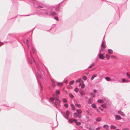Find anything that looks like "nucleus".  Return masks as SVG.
I'll list each match as a JSON object with an SVG mask.
<instances>
[{"label":"nucleus","instance_id":"nucleus-5","mask_svg":"<svg viewBox=\"0 0 130 130\" xmlns=\"http://www.w3.org/2000/svg\"><path fill=\"white\" fill-rule=\"evenodd\" d=\"M99 55V58L100 59L103 60L104 59V57L102 54H100V53Z\"/></svg>","mask_w":130,"mask_h":130},{"label":"nucleus","instance_id":"nucleus-24","mask_svg":"<svg viewBox=\"0 0 130 130\" xmlns=\"http://www.w3.org/2000/svg\"><path fill=\"white\" fill-rule=\"evenodd\" d=\"M75 105L76 107H80L81 106V105L79 104L75 103Z\"/></svg>","mask_w":130,"mask_h":130},{"label":"nucleus","instance_id":"nucleus-63","mask_svg":"<svg viewBox=\"0 0 130 130\" xmlns=\"http://www.w3.org/2000/svg\"><path fill=\"white\" fill-rule=\"evenodd\" d=\"M67 80H66V81H65V83H67Z\"/></svg>","mask_w":130,"mask_h":130},{"label":"nucleus","instance_id":"nucleus-27","mask_svg":"<svg viewBox=\"0 0 130 130\" xmlns=\"http://www.w3.org/2000/svg\"><path fill=\"white\" fill-rule=\"evenodd\" d=\"M68 121L70 123H72L73 122V119H69Z\"/></svg>","mask_w":130,"mask_h":130},{"label":"nucleus","instance_id":"nucleus-13","mask_svg":"<svg viewBox=\"0 0 130 130\" xmlns=\"http://www.w3.org/2000/svg\"><path fill=\"white\" fill-rule=\"evenodd\" d=\"M105 78L106 80L107 81H109L111 80V78L109 77H106Z\"/></svg>","mask_w":130,"mask_h":130},{"label":"nucleus","instance_id":"nucleus-19","mask_svg":"<svg viewBox=\"0 0 130 130\" xmlns=\"http://www.w3.org/2000/svg\"><path fill=\"white\" fill-rule=\"evenodd\" d=\"M95 63H94L93 62L92 64L90 66H89L88 67V68H91L93 66H94V65Z\"/></svg>","mask_w":130,"mask_h":130},{"label":"nucleus","instance_id":"nucleus-16","mask_svg":"<svg viewBox=\"0 0 130 130\" xmlns=\"http://www.w3.org/2000/svg\"><path fill=\"white\" fill-rule=\"evenodd\" d=\"M52 85L53 87H54L56 86L55 83V82L53 80H52Z\"/></svg>","mask_w":130,"mask_h":130},{"label":"nucleus","instance_id":"nucleus-48","mask_svg":"<svg viewBox=\"0 0 130 130\" xmlns=\"http://www.w3.org/2000/svg\"><path fill=\"white\" fill-rule=\"evenodd\" d=\"M72 107V109L73 110H75V107L74 106Z\"/></svg>","mask_w":130,"mask_h":130},{"label":"nucleus","instance_id":"nucleus-34","mask_svg":"<svg viewBox=\"0 0 130 130\" xmlns=\"http://www.w3.org/2000/svg\"><path fill=\"white\" fill-rule=\"evenodd\" d=\"M63 101L64 103H66L67 102V101L66 99V98H63Z\"/></svg>","mask_w":130,"mask_h":130},{"label":"nucleus","instance_id":"nucleus-26","mask_svg":"<svg viewBox=\"0 0 130 130\" xmlns=\"http://www.w3.org/2000/svg\"><path fill=\"white\" fill-rule=\"evenodd\" d=\"M69 96L72 99H73L74 98V96L71 93L69 94Z\"/></svg>","mask_w":130,"mask_h":130},{"label":"nucleus","instance_id":"nucleus-42","mask_svg":"<svg viewBox=\"0 0 130 130\" xmlns=\"http://www.w3.org/2000/svg\"><path fill=\"white\" fill-rule=\"evenodd\" d=\"M73 121L75 123V124L77 122V120L76 119H73Z\"/></svg>","mask_w":130,"mask_h":130},{"label":"nucleus","instance_id":"nucleus-21","mask_svg":"<svg viewBox=\"0 0 130 130\" xmlns=\"http://www.w3.org/2000/svg\"><path fill=\"white\" fill-rule=\"evenodd\" d=\"M61 113L64 117H65L66 116L65 115L66 113L65 112L62 111H61Z\"/></svg>","mask_w":130,"mask_h":130},{"label":"nucleus","instance_id":"nucleus-58","mask_svg":"<svg viewBox=\"0 0 130 130\" xmlns=\"http://www.w3.org/2000/svg\"><path fill=\"white\" fill-rule=\"evenodd\" d=\"M71 87V86L70 85H69L68 86V88H70V87Z\"/></svg>","mask_w":130,"mask_h":130},{"label":"nucleus","instance_id":"nucleus-22","mask_svg":"<svg viewBox=\"0 0 130 130\" xmlns=\"http://www.w3.org/2000/svg\"><path fill=\"white\" fill-rule=\"evenodd\" d=\"M57 85L58 86H61L62 84V83H60V82H57Z\"/></svg>","mask_w":130,"mask_h":130},{"label":"nucleus","instance_id":"nucleus-49","mask_svg":"<svg viewBox=\"0 0 130 130\" xmlns=\"http://www.w3.org/2000/svg\"><path fill=\"white\" fill-rule=\"evenodd\" d=\"M65 118L67 119V120L68 119V117H67L66 116H65V117H64Z\"/></svg>","mask_w":130,"mask_h":130},{"label":"nucleus","instance_id":"nucleus-18","mask_svg":"<svg viewBox=\"0 0 130 130\" xmlns=\"http://www.w3.org/2000/svg\"><path fill=\"white\" fill-rule=\"evenodd\" d=\"M26 44H27L28 48V49H29V45H28V40L27 39H26Z\"/></svg>","mask_w":130,"mask_h":130},{"label":"nucleus","instance_id":"nucleus-39","mask_svg":"<svg viewBox=\"0 0 130 130\" xmlns=\"http://www.w3.org/2000/svg\"><path fill=\"white\" fill-rule=\"evenodd\" d=\"M76 125H79L81 124V123L80 122H77L76 123Z\"/></svg>","mask_w":130,"mask_h":130},{"label":"nucleus","instance_id":"nucleus-28","mask_svg":"<svg viewBox=\"0 0 130 130\" xmlns=\"http://www.w3.org/2000/svg\"><path fill=\"white\" fill-rule=\"evenodd\" d=\"M96 77V75H93L91 78V80H93L94 78V77Z\"/></svg>","mask_w":130,"mask_h":130},{"label":"nucleus","instance_id":"nucleus-53","mask_svg":"<svg viewBox=\"0 0 130 130\" xmlns=\"http://www.w3.org/2000/svg\"><path fill=\"white\" fill-rule=\"evenodd\" d=\"M71 106L72 107H73V106H74V104H71Z\"/></svg>","mask_w":130,"mask_h":130},{"label":"nucleus","instance_id":"nucleus-30","mask_svg":"<svg viewBox=\"0 0 130 130\" xmlns=\"http://www.w3.org/2000/svg\"><path fill=\"white\" fill-rule=\"evenodd\" d=\"M56 94L57 95H59L60 94V92L59 90H57L56 91Z\"/></svg>","mask_w":130,"mask_h":130},{"label":"nucleus","instance_id":"nucleus-14","mask_svg":"<svg viewBox=\"0 0 130 130\" xmlns=\"http://www.w3.org/2000/svg\"><path fill=\"white\" fill-rule=\"evenodd\" d=\"M116 127L115 126L113 125H111L110 126V128L112 129H114L116 128Z\"/></svg>","mask_w":130,"mask_h":130},{"label":"nucleus","instance_id":"nucleus-57","mask_svg":"<svg viewBox=\"0 0 130 130\" xmlns=\"http://www.w3.org/2000/svg\"><path fill=\"white\" fill-rule=\"evenodd\" d=\"M127 128H124V129H122V130H127Z\"/></svg>","mask_w":130,"mask_h":130},{"label":"nucleus","instance_id":"nucleus-36","mask_svg":"<svg viewBox=\"0 0 130 130\" xmlns=\"http://www.w3.org/2000/svg\"><path fill=\"white\" fill-rule=\"evenodd\" d=\"M106 58L108 59H109L110 58V56L108 54H106Z\"/></svg>","mask_w":130,"mask_h":130},{"label":"nucleus","instance_id":"nucleus-7","mask_svg":"<svg viewBox=\"0 0 130 130\" xmlns=\"http://www.w3.org/2000/svg\"><path fill=\"white\" fill-rule=\"evenodd\" d=\"M118 112L119 114L120 115L123 116H125L124 113L121 111H118Z\"/></svg>","mask_w":130,"mask_h":130},{"label":"nucleus","instance_id":"nucleus-50","mask_svg":"<svg viewBox=\"0 0 130 130\" xmlns=\"http://www.w3.org/2000/svg\"><path fill=\"white\" fill-rule=\"evenodd\" d=\"M111 58H115V57L114 56L112 55L111 56Z\"/></svg>","mask_w":130,"mask_h":130},{"label":"nucleus","instance_id":"nucleus-62","mask_svg":"<svg viewBox=\"0 0 130 130\" xmlns=\"http://www.w3.org/2000/svg\"><path fill=\"white\" fill-rule=\"evenodd\" d=\"M85 98H86V99H88V97H85Z\"/></svg>","mask_w":130,"mask_h":130},{"label":"nucleus","instance_id":"nucleus-12","mask_svg":"<svg viewBox=\"0 0 130 130\" xmlns=\"http://www.w3.org/2000/svg\"><path fill=\"white\" fill-rule=\"evenodd\" d=\"M104 101L103 100H102L101 99H99L97 100V102L100 103H103L104 102Z\"/></svg>","mask_w":130,"mask_h":130},{"label":"nucleus","instance_id":"nucleus-45","mask_svg":"<svg viewBox=\"0 0 130 130\" xmlns=\"http://www.w3.org/2000/svg\"><path fill=\"white\" fill-rule=\"evenodd\" d=\"M54 19L57 21H58V18L57 17H55Z\"/></svg>","mask_w":130,"mask_h":130},{"label":"nucleus","instance_id":"nucleus-25","mask_svg":"<svg viewBox=\"0 0 130 130\" xmlns=\"http://www.w3.org/2000/svg\"><path fill=\"white\" fill-rule=\"evenodd\" d=\"M101 106L104 108H106V106L105 104H102L101 105Z\"/></svg>","mask_w":130,"mask_h":130},{"label":"nucleus","instance_id":"nucleus-41","mask_svg":"<svg viewBox=\"0 0 130 130\" xmlns=\"http://www.w3.org/2000/svg\"><path fill=\"white\" fill-rule=\"evenodd\" d=\"M126 75L128 77V78H130V75L129 74H128V73L127 72L126 73Z\"/></svg>","mask_w":130,"mask_h":130},{"label":"nucleus","instance_id":"nucleus-6","mask_svg":"<svg viewBox=\"0 0 130 130\" xmlns=\"http://www.w3.org/2000/svg\"><path fill=\"white\" fill-rule=\"evenodd\" d=\"M115 119L117 120H120L121 119V116L119 115H116L115 116Z\"/></svg>","mask_w":130,"mask_h":130},{"label":"nucleus","instance_id":"nucleus-38","mask_svg":"<svg viewBox=\"0 0 130 130\" xmlns=\"http://www.w3.org/2000/svg\"><path fill=\"white\" fill-rule=\"evenodd\" d=\"M83 78L84 80H86L87 79V77L86 76H83Z\"/></svg>","mask_w":130,"mask_h":130},{"label":"nucleus","instance_id":"nucleus-23","mask_svg":"<svg viewBox=\"0 0 130 130\" xmlns=\"http://www.w3.org/2000/svg\"><path fill=\"white\" fill-rule=\"evenodd\" d=\"M101 120V118L100 117H98L97 118L96 120V121L99 122H100Z\"/></svg>","mask_w":130,"mask_h":130},{"label":"nucleus","instance_id":"nucleus-55","mask_svg":"<svg viewBox=\"0 0 130 130\" xmlns=\"http://www.w3.org/2000/svg\"><path fill=\"white\" fill-rule=\"evenodd\" d=\"M86 112L87 114H89V112L88 110L86 111Z\"/></svg>","mask_w":130,"mask_h":130},{"label":"nucleus","instance_id":"nucleus-64","mask_svg":"<svg viewBox=\"0 0 130 130\" xmlns=\"http://www.w3.org/2000/svg\"><path fill=\"white\" fill-rule=\"evenodd\" d=\"M98 128H96V129L97 130H98Z\"/></svg>","mask_w":130,"mask_h":130},{"label":"nucleus","instance_id":"nucleus-60","mask_svg":"<svg viewBox=\"0 0 130 130\" xmlns=\"http://www.w3.org/2000/svg\"><path fill=\"white\" fill-rule=\"evenodd\" d=\"M88 103L89 104H91V101H88Z\"/></svg>","mask_w":130,"mask_h":130},{"label":"nucleus","instance_id":"nucleus-56","mask_svg":"<svg viewBox=\"0 0 130 130\" xmlns=\"http://www.w3.org/2000/svg\"><path fill=\"white\" fill-rule=\"evenodd\" d=\"M100 109L101 111H103V109L102 108H100Z\"/></svg>","mask_w":130,"mask_h":130},{"label":"nucleus","instance_id":"nucleus-54","mask_svg":"<svg viewBox=\"0 0 130 130\" xmlns=\"http://www.w3.org/2000/svg\"><path fill=\"white\" fill-rule=\"evenodd\" d=\"M128 121L130 122V117H129L128 118Z\"/></svg>","mask_w":130,"mask_h":130},{"label":"nucleus","instance_id":"nucleus-17","mask_svg":"<svg viewBox=\"0 0 130 130\" xmlns=\"http://www.w3.org/2000/svg\"><path fill=\"white\" fill-rule=\"evenodd\" d=\"M122 81L124 83L128 82H129L127 80L125 79H122Z\"/></svg>","mask_w":130,"mask_h":130},{"label":"nucleus","instance_id":"nucleus-35","mask_svg":"<svg viewBox=\"0 0 130 130\" xmlns=\"http://www.w3.org/2000/svg\"><path fill=\"white\" fill-rule=\"evenodd\" d=\"M80 94L82 96H83L85 94H84V92L83 91H81L80 92Z\"/></svg>","mask_w":130,"mask_h":130},{"label":"nucleus","instance_id":"nucleus-37","mask_svg":"<svg viewBox=\"0 0 130 130\" xmlns=\"http://www.w3.org/2000/svg\"><path fill=\"white\" fill-rule=\"evenodd\" d=\"M85 86V85L84 84H83L81 86V88L82 89H83L84 88Z\"/></svg>","mask_w":130,"mask_h":130},{"label":"nucleus","instance_id":"nucleus-44","mask_svg":"<svg viewBox=\"0 0 130 130\" xmlns=\"http://www.w3.org/2000/svg\"><path fill=\"white\" fill-rule=\"evenodd\" d=\"M33 14H30V15H21L20 16H23V17H26V16H29L30 15H33Z\"/></svg>","mask_w":130,"mask_h":130},{"label":"nucleus","instance_id":"nucleus-33","mask_svg":"<svg viewBox=\"0 0 130 130\" xmlns=\"http://www.w3.org/2000/svg\"><path fill=\"white\" fill-rule=\"evenodd\" d=\"M104 36L103 37V41L102 42V44H101V47H104V45H103V40H104Z\"/></svg>","mask_w":130,"mask_h":130},{"label":"nucleus","instance_id":"nucleus-40","mask_svg":"<svg viewBox=\"0 0 130 130\" xmlns=\"http://www.w3.org/2000/svg\"><path fill=\"white\" fill-rule=\"evenodd\" d=\"M68 106H69L68 104L67 103H66V104H64V106L66 108L68 107Z\"/></svg>","mask_w":130,"mask_h":130},{"label":"nucleus","instance_id":"nucleus-20","mask_svg":"<svg viewBox=\"0 0 130 130\" xmlns=\"http://www.w3.org/2000/svg\"><path fill=\"white\" fill-rule=\"evenodd\" d=\"M74 90L76 92H77L79 90L78 88L77 87H76L75 88Z\"/></svg>","mask_w":130,"mask_h":130},{"label":"nucleus","instance_id":"nucleus-4","mask_svg":"<svg viewBox=\"0 0 130 130\" xmlns=\"http://www.w3.org/2000/svg\"><path fill=\"white\" fill-rule=\"evenodd\" d=\"M73 117L75 118L78 117L79 118L81 117V115H79L77 113H74L73 114Z\"/></svg>","mask_w":130,"mask_h":130},{"label":"nucleus","instance_id":"nucleus-32","mask_svg":"<svg viewBox=\"0 0 130 130\" xmlns=\"http://www.w3.org/2000/svg\"><path fill=\"white\" fill-rule=\"evenodd\" d=\"M74 82V81L73 80H71L70 81V82H69V84L70 85H72L73 84Z\"/></svg>","mask_w":130,"mask_h":130},{"label":"nucleus","instance_id":"nucleus-15","mask_svg":"<svg viewBox=\"0 0 130 130\" xmlns=\"http://www.w3.org/2000/svg\"><path fill=\"white\" fill-rule=\"evenodd\" d=\"M91 106L94 108H95L96 107V105L94 103H93L92 104Z\"/></svg>","mask_w":130,"mask_h":130},{"label":"nucleus","instance_id":"nucleus-10","mask_svg":"<svg viewBox=\"0 0 130 130\" xmlns=\"http://www.w3.org/2000/svg\"><path fill=\"white\" fill-rule=\"evenodd\" d=\"M66 114V115L67 117H68L69 116L70 113L69 112L68 110H67L66 111V113H65Z\"/></svg>","mask_w":130,"mask_h":130},{"label":"nucleus","instance_id":"nucleus-47","mask_svg":"<svg viewBox=\"0 0 130 130\" xmlns=\"http://www.w3.org/2000/svg\"><path fill=\"white\" fill-rule=\"evenodd\" d=\"M92 99V98H89L88 100V101H91Z\"/></svg>","mask_w":130,"mask_h":130},{"label":"nucleus","instance_id":"nucleus-3","mask_svg":"<svg viewBox=\"0 0 130 130\" xmlns=\"http://www.w3.org/2000/svg\"><path fill=\"white\" fill-rule=\"evenodd\" d=\"M50 100V101L52 102V104H54L55 105V106L56 107H57V105H56V103L58 104V105L59 106L60 105V100H59L58 99H56L55 100V102H53V101L55 100V99L54 98H51Z\"/></svg>","mask_w":130,"mask_h":130},{"label":"nucleus","instance_id":"nucleus-59","mask_svg":"<svg viewBox=\"0 0 130 130\" xmlns=\"http://www.w3.org/2000/svg\"><path fill=\"white\" fill-rule=\"evenodd\" d=\"M89 128L90 130H92V129L91 127Z\"/></svg>","mask_w":130,"mask_h":130},{"label":"nucleus","instance_id":"nucleus-31","mask_svg":"<svg viewBox=\"0 0 130 130\" xmlns=\"http://www.w3.org/2000/svg\"><path fill=\"white\" fill-rule=\"evenodd\" d=\"M105 127L106 128V129H107L108 127V126L107 125H106V124L105 125H104V126H103V127L105 128Z\"/></svg>","mask_w":130,"mask_h":130},{"label":"nucleus","instance_id":"nucleus-29","mask_svg":"<svg viewBox=\"0 0 130 130\" xmlns=\"http://www.w3.org/2000/svg\"><path fill=\"white\" fill-rule=\"evenodd\" d=\"M90 94L91 95V96L93 98H94L95 97V95L92 92L90 93Z\"/></svg>","mask_w":130,"mask_h":130},{"label":"nucleus","instance_id":"nucleus-51","mask_svg":"<svg viewBox=\"0 0 130 130\" xmlns=\"http://www.w3.org/2000/svg\"><path fill=\"white\" fill-rule=\"evenodd\" d=\"M102 99L103 100H106V98L105 97H103L102 98ZM105 101H106V100H105Z\"/></svg>","mask_w":130,"mask_h":130},{"label":"nucleus","instance_id":"nucleus-61","mask_svg":"<svg viewBox=\"0 0 130 130\" xmlns=\"http://www.w3.org/2000/svg\"><path fill=\"white\" fill-rule=\"evenodd\" d=\"M115 130H120L119 129H116Z\"/></svg>","mask_w":130,"mask_h":130},{"label":"nucleus","instance_id":"nucleus-9","mask_svg":"<svg viewBox=\"0 0 130 130\" xmlns=\"http://www.w3.org/2000/svg\"><path fill=\"white\" fill-rule=\"evenodd\" d=\"M31 49L33 53L35 54V49L34 47L32 45H31Z\"/></svg>","mask_w":130,"mask_h":130},{"label":"nucleus","instance_id":"nucleus-46","mask_svg":"<svg viewBox=\"0 0 130 130\" xmlns=\"http://www.w3.org/2000/svg\"><path fill=\"white\" fill-rule=\"evenodd\" d=\"M93 92L94 93H96L97 92V91L96 89H94L93 90Z\"/></svg>","mask_w":130,"mask_h":130},{"label":"nucleus","instance_id":"nucleus-52","mask_svg":"<svg viewBox=\"0 0 130 130\" xmlns=\"http://www.w3.org/2000/svg\"><path fill=\"white\" fill-rule=\"evenodd\" d=\"M3 44V42H0V46L1 45H2Z\"/></svg>","mask_w":130,"mask_h":130},{"label":"nucleus","instance_id":"nucleus-43","mask_svg":"<svg viewBox=\"0 0 130 130\" xmlns=\"http://www.w3.org/2000/svg\"><path fill=\"white\" fill-rule=\"evenodd\" d=\"M80 80V79H78L76 80V83H77L78 82H79Z\"/></svg>","mask_w":130,"mask_h":130},{"label":"nucleus","instance_id":"nucleus-1","mask_svg":"<svg viewBox=\"0 0 130 130\" xmlns=\"http://www.w3.org/2000/svg\"><path fill=\"white\" fill-rule=\"evenodd\" d=\"M34 4V6L37 8V13L39 16H43L45 15L51 16L56 15V13L54 11H59V7L54 8L46 6L44 5L39 4L36 0H31Z\"/></svg>","mask_w":130,"mask_h":130},{"label":"nucleus","instance_id":"nucleus-11","mask_svg":"<svg viewBox=\"0 0 130 130\" xmlns=\"http://www.w3.org/2000/svg\"><path fill=\"white\" fill-rule=\"evenodd\" d=\"M112 50L109 49L108 50V53L109 54H111L112 53Z\"/></svg>","mask_w":130,"mask_h":130},{"label":"nucleus","instance_id":"nucleus-8","mask_svg":"<svg viewBox=\"0 0 130 130\" xmlns=\"http://www.w3.org/2000/svg\"><path fill=\"white\" fill-rule=\"evenodd\" d=\"M76 111L79 115H80L82 112V111L80 109H77L76 110Z\"/></svg>","mask_w":130,"mask_h":130},{"label":"nucleus","instance_id":"nucleus-2","mask_svg":"<svg viewBox=\"0 0 130 130\" xmlns=\"http://www.w3.org/2000/svg\"><path fill=\"white\" fill-rule=\"evenodd\" d=\"M27 60L31 64L33 61L34 63L35 66H32V69L35 74L38 84L39 85L41 90L42 89V86L40 82L39 81L38 78L40 77L42 78V75H43V74L44 75V74L41 69L39 64L37 63L35 59L32 57L30 51H28L27 54Z\"/></svg>","mask_w":130,"mask_h":130}]
</instances>
